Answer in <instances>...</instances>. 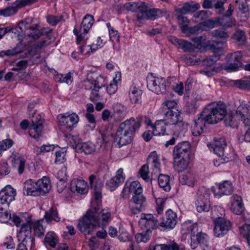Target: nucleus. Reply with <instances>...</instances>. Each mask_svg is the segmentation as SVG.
I'll return each instance as SVG.
<instances>
[{"instance_id":"f257e3e1","label":"nucleus","mask_w":250,"mask_h":250,"mask_svg":"<svg viewBox=\"0 0 250 250\" xmlns=\"http://www.w3.org/2000/svg\"><path fill=\"white\" fill-rule=\"evenodd\" d=\"M110 216V212L107 209H103L100 212L98 211L96 213L95 210L90 209L78 224L79 229L85 235H89L96 227L105 226Z\"/></svg>"},{"instance_id":"f03ea898","label":"nucleus","mask_w":250,"mask_h":250,"mask_svg":"<svg viewBox=\"0 0 250 250\" xmlns=\"http://www.w3.org/2000/svg\"><path fill=\"white\" fill-rule=\"evenodd\" d=\"M143 120V116H139L136 119L131 117L122 123L115 135V141L119 147L130 144L135 133L139 129Z\"/></svg>"},{"instance_id":"7ed1b4c3","label":"nucleus","mask_w":250,"mask_h":250,"mask_svg":"<svg viewBox=\"0 0 250 250\" xmlns=\"http://www.w3.org/2000/svg\"><path fill=\"white\" fill-rule=\"evenodd\" d=\"M25 36L31 37L33 39H38L43 35H48L52 32V29L49 28H43L39 30V24L35 23L34 19L27 17L23 21L20 22L18 27Z\"/></svg>"},{"instance_id":"20e7f679","label":"nucleus","mask_w":250,"mask_h":250,"mask_svg":"<svg viewBox=\"0 0 250 250\" xmlns=\"http://www.w3.org/2000/svg\"><path fill=\"white\" fill-rule=\"evenodd\" d=\"M227 113L226 105L219 102L215 105H208L202 112V116L206 118L208 124H215L222 120Z\"/></svg>"},{"instance_id":"39448f33","label":"nucleus","mask_w":250,"mask_h":250,"mask_svg":"<svg viewBox=\"0 0 250 250\" xmlns=\"http://www.w3.org/2000/svg\"><path fill=\"white\" fill-rule=\"evenodd\" d=\"M224 212L225 210L220 207H216L212 211L211 217L215 224L214 232L217 237L224 235L231 228L230 221L223 217Z\"/></svg>"},{"instance_id":"423d86ee","label":"nucleus","mask_w":250,"mask_h":250,"mask_svg":"<svg viewBox=\"0 0 250 250\" xmlns=\"http://www.w3.org/2000/svg\"><path fill=\"white\" fill-rule=\"evenodd\" d=\"M165 118L163 120L167 125H174L175 128L186 132L188 128V124L183 122L181 112L178 109L168 110L163 111Z\"/></svg>"},{"instance_id":"0eeeda50","label":"nucleus","mask_w":250,"mask_h":250,"mask_svg":"<svg viewBox=\"0 0 250 250\" xmlns=\"http://www.w3.org/2000/svg\"><path fill=\"white\" fill-rule=\"evenodd\" d=\"M90 187L93 189L94 200L91 202V208L97 212L100 209L102 204V188L103 184L101 180L94 174L89 177Z\"/></svg>"},{"instance_id":"6e6552de","label":"nucleus","mask_w":250,"mask_h":250,"mask_svg":"<svg viewBox=\"0 0 250 250\" xmlns=\"http://www.w3.org/2000/svg\"><path fill=\"white\" fill-rule=\"evenodd\" d=\"M166 80L163 77L154 76L152 74L147 78V87L157 94L165 93L167 87Z\"/></svg>"},{"instance_id":"1a4fd4ad","label":"nucleus","mask_w":250,"mask_h":250,"mask_svg":"<svg viewBox=\"0 0 250 250\" xmlns=\"http://www.w3.org/2000/svg\"><path fill=\"white\" fill-rule=\"evenodd\" d=\"M209 193L204 188H199L197 193L195 205L198 212H208L210 209Z\"/></svg>"},{"instance_id":"9d476101","label":"nucleus","mask_w":250,"mask_h":250,"mask_svg":"<svg viewBox=\"0 0 250 250\" xmlns=\"http://www.w3.org/2000/svg\"><path fill=\"white\" fill-rule=\"evenodd\" d=\"M94 17L90 14H86L83 19L81 24L79 31L76 28L73 29V33L76 36V42L80 44L84 38V36L87 34L94 23Z\"/></svg>"},{"instance_id":"9b49d317","label":"nucleus","mask_w":250,"mask_h":250,"mask_svg":"<svg viewBox=\"0 0 250 250\" xmlns=\"http://www.w3.org/2000/svg\"><path fill=\"white\" fill-rule=\"evenodd\" d=\"M242 54L240 51L229 53L226 56V64L224 69L228 72L235 71L242 66Z\"/></svg>"},{"instance_id":"f8f14e48","label":"nucleus","mask_w":250,"mask_h":250,"mask_svg":"<svg viewBox=\"0 0 250 250\" xmlns=\"http://www.w3.org/2000/svg\"><path fill=\"white\" fill-rule=\"evenodd\" d=\"M30 216L26 219V223H23L18 235V239L22 242L30 244L32 247L35 244V239L32 236V227L30 224Z\"/></svg>"},{"instance_id":"ddd939ff","label":"nucleus","mask_w":250,"mask_h":250,"mask_svg":"<svg viewBox=\"0 0 250 250\" xmlns=\"http://www.w3.org/2000/svg\"><path fill=\"white\" fill-rule=\"evenodd\" d=\"M59 124L69 130H72L79 121V117L75 113L66 112L57 116Z\"/></svg>"},{"instance_id":"4468645a","label":"nucleus","mask_w":250,"mask_h":250,"mask_svg":"<svg viewBox=\"0 0 250 250\" xmlns=\"http://www.w3.org/2000/svg\"><path fill=\"white\" fill-rule=\"evenodd\" d=\"M146 200L143 192L133 194L131 199L129 201V208L132 214L140 213L145 208Z\"/></svg>"},{"instance_id":"2eb2a0df","label":"nucleus","mask_w":250,"mask_h":250,"mask_svg":"<svg viewBox=\"0 0 250 250\" xmlns=\"http://www.w3.org/2000/svg\"><path fill=\"white\" fill-rule=\"evenodd\" d=\"M191 150V144L188 141H183L177 144L173 150L174 160L180 158H189Z\"/></svg>"},{"instance_id":"dca6fc26","label":"nucleus","mask_w":250,"mask_h":250,"mask_svg":"<svg viewBox=\"0 0 250 250\" xmlns=\"http://www.w3.org/2000/svg\"><path fill=\"white\" fill-rule=\"evenodd\" d=\"M31 125L29 129V134L30 136L38 139L41 135L43 129L42 121L40 114L34 113L31 119Z\"/></svg>"},{"instance_id":"f3484780","label":"nucleus","mask_w":250,"mask_h":250,"mask_svg":"<svg viewBox=\"0 0 250 250\" xmlns=\"http://www.w3.org/2000/svg\"><path fill=\"white\" fill-rule=\"evenodd\" d=\"M38 0H17L11 6L0 10V15L5 17L12 15L18 11L20 8L30 5L36 2Z\"/></svg>"},{"instance_id":"a211bd4d","label":"nucleus","mask_w":250,"mask_h":250,"mask_svg":"<svg viewBox=\"0 0 250 250\" xmlns=\"http://www.w3.org/2000/svg\"><path fill=\"white\" fill-rule=\"evenodd\" d=\"M141 184L137 181L126 182L121 193L122 199L128 198L130 194H135L143 192Z\"/></svg>"},{"instance_id":"6ab92c4d","label":"nucleus","mask_w":250,"mask_h":250,"mask_svg":"<svg viewBox=\"0 0 250 250\" xmlns=\"http://www.w3.org/2000/svg\"><path fill=\"white\" fill-rule=\"evenodd\" d=\"M200 245L205 250H210L208 244V237L204 233L198 231L195 235L191 236L190 246L192 249L196 248Z\"/></svg>"},{"instance_id":"aec40b11","label":"nucleus","mask_w":250,"mask_h":250,"mask_svg":"<svg viewBox=\"0 0 250 250\" xmlns=\"http://www.w3.org/2000/svg\"><path fill=\"white\" fill-rule=\"evenodd\" d=\"M177 219L176 213L169 209L166 211L165 216L163 218L160 226L165 229H172L175 227Z\"/></svg>"},{"instance_id":"412c9836","label":"nucleus","mask_w":250,"mask_h":250,"mask_svg":"<svg viewBox=\"0 0 250 250\" xmlns=\"http://www.w3.org/2000/svg\"><path fill=\"white\" fill-rule=\"evenodd\" d=\"M229 208L235 215H240L243 212L245 208L240 195L233 194L231 197Z\"/></svg>"},{"instance_id":"4be33fe9","label":"nucleus","mask_w":250,"mask_h":250,"mask_svg":"<svg viewBox=\"0 0 250 250\" xmlns=\"http://www.w3.org/2000/svg\"><path fill=\"white\" fill-rule=\"evenodd\" d=\"M211 151H213L218 156H225L228 153L225 152L227 144L223 138H219L214 140L213 142L208 145Z\"/></svg>"},{"instance_id":"5701e85b","label":"nucleus","mask_w":250,"mask_h":250,"mask_svg":"<svg viewBox=\"0 0 250 250\" xmlns=\"http://www.w3.org/2000/svg\"><path fill=\"white\" fill-rule=\"evenodd\" d=\"M235 112L244 125H250V106L249 105L246 103H242Z\"/></svg>"},{"instance_id":"b1692460","label":"nucleus","mask_w":250,"mask_h":250,"mask_svg":"<svg viewBox=\"0 0 250 250\" xmlns=\"http://www.w3.org/2000/svg\"><path fill=\"white\" fill-rule=\"evenodd\" d=\"M125 175H124L123 169L119 168L116 173V175L107 181L105 186L110 191L114 190L120 184L124 182Z\"/></svg>"},{"instance_id":"393cba45","label":"nucleus","mask_w":250,"mask_h":250,"mask_svg":"<svg viewBox=\"0 0 250 250\" xmlns=\"http://www.w3.org/2000/svg\"><path fill=\"white\" fill-rule=\"evenodd\" d=\"M16 191L10 186H7L0 191V201L1 203L9 204L15 200Z\"/></svg>"},{"instance_id":"a878e982","label":"nucleus","mask_w":250,"mask_h":250,"mask_svg":"<svg viewBox=\"0 0 250 250\" xmlns=\"http://www.w3.org/2000/svg\"><path fill=\"white\" fill-rule=\"evenodd\" d=\"M37 181H34L31 179L26 181L24 183L23 193L24 195L37 196L40 195L39 188L37 186Z\"/></svg>"},{"instance_id":"bb28decb","label":"nucleus","mask_w":250,"mask_h":250,"mask_svg":"<svg viewBox=\"0 0 250 250\" xmlns=\"http://www.w3.org/2000/svg\"><path fill=\"white\" fill-rule=\"evenodd\" d=\"M141 222L145 225L147 229H156L160 225L157 219L151 214H142Z\"/></svg>"},{"instance_id":"cd10ccee","label":"nucleus","mask_w":250,"mask_h":250,"mask_svg":"<svg viewBox=\"0 0 250 250\" xmlns=\"http://www.w3.org/2000/svg\"><path fill=\"white\" fill-rule=\"evenodd\" d=\"M233 190L232 183L229 181H224L218 185V191H214V195L217 197L231 194Z\"/></svg>"},{"instance_id":"c85d7f7f","label":"nucleus","mask_w":250,"mask_h":250,"mask_svg":"<svg viewBox=\"0 0 250 250\" xmlns=\"http://www.w3.org/2000/svg\"><path fill=\"white\" fill-rule=\"evenodd\" d=\"M144 11H141L137 15L138 20H154L158 17L157 10L155 9H148L147 5L144 2Z\"/></svg>"},{"instance_id":"c756f323","label":"nucleus","mask_w":250,"mask_h":250,"mask_svg":"<svg viewBox=\"0 0 250 250\" xmlns=\"http://www.w3.org/2000/svg\"><path fill=\"white\" fill-rule=\"evenodd\" d=\"M103 80V78L101 76H98L94 73H88L87 75L86 79L83 82V86L86 89H93L95 88V85H99L101 84L100 81Z\"/></svg>"},{"instance_id":"7c9ffc66","label":"nucleus","mask_w":250,"mask_h":250,"mask_svg":"<svg viewBox=\"0 0 250 250\" xmlns=\"http://www.w3.org/2000/svg\"><path fill=\"white\" fill-rule=\"evenodd\" d=\"M70 189L72 192L85 194L87 192V183L83 180L73 179L71 183Z\"/></svg>"},{"instance_id":"2f4dec72","label":"nucleus","mask_w":250,"mask_h":250,"mask_svg":"<svg viewBox=\"0 0 250 250\" xmlns=\"http://www.w3.org/2000/svg\"><path fill=\"white\" fill-rule=\"evenodd\" d=\"M206 123H207L206 118L202 116L201 112L200 117L194 120V124L192 126V133L194 136H199L203 133Z\"/></svg>"},{"instance_id":"473e14b6","label":"nucleus","mask_w":250,"mask_h":250,"mask_svg":"<svg viewBox=\"0 0 250 250\" xmlns=\"http://www.w3.org/2000/svg\"><path fill=\"white\" fill-rule=\"evenodd\" d=\"M43 219L33 221L30 216V224L33 229L34 234L37 237H41L44 235L46 227L43 225Z\"/></svg>"},{"instance_id":"72a5a7b5","label":"nucleus","mask_w":250,"mask_h":250,"mask_svg":"<svg viewBox=\"0 0 250 250\" xmlns=\"http://www.w3.org/2000/svg\"><path fill=\"white\" fill-rule=\"evenodd\" d=\"M200 7V5L198 3L190 1L185 3L183 6L178 8L177 12L181 14H187L188 13H194Z\"/></svg>"},{"instance_id":"f704fd0d","label":"nucleus","mask_w":250,"mask_h":250,"mask_svg":"<svg viewBox=\"0 0 250 250\" xmlns=\"http://www.w3.org/2000/svg\"><path fill=\"white\" fill-rule=\"evenodd\" d=\"M225 116L224 123L226 126L232 128L238 127L239 122L241 120L236 113H235V110L229 112Z\"/></svg>"},{"instance_id":"c9c22d12","label":"nucleus","mask_w":250,"mask_h":250,"mask_svg":"<svg viewBox=\"0 0 250 250\" xmlns=\"http://www.w3.org/2000/svg\"><path fill=\"white\" fill-rule=\"evenodd\" d=\"M142 90L135 86H130L128 91V97L132 104H139L142 98Z\"/></svg>"},{"instance_id":"e433bc0d","label":"nucleus","mask_w":250,"mask_h":250,"mask_svg":"<svg viewBox=\"0 0 250 250\" xmlns=\"http://www.w3.org/2000/svg\"><path fill=\"white\" fill-rule=\"evenodd\" d=\"M44 219L47 223H50L53 221L56 222H60L61 217L59 215L57 207L53 206L48 210L46 211L44 216Z\"/></svg>"},{"instance_id":"4c0bfd02","label":"nucleus","mask_w":250,"mask_h":250,"mask_svg":"<svg viewBox=\"0 0 250 250\" xmlns=\"http://www.w3.org/2000/svg\"><path fill=\"white\" fill-rule=\"evenodd\" d=\"M181 229L184 234H190V237L195 235L199 231L197 224L190 221H186L183 223Z\"/></svg>"},{"instance_id":"58836bf2","label":"nucleus","mask_w":250,"mask_h":250,"mask_svg":"<svg viewBox=\"0 0 250 250\" xmlns=\"http://www.w3.org/2000/svg\"><path fill=\"white\" fill-rule=\"evenodd\" d=\"M179 180L182 185L193 187L196 181V178L192 172L188 171L181 175L179 176Z\"/></svg>"},{"instance_id":"ea45409f","label":"nucleus","mask_w":250,"mask_h":250,"mask_svg":"<svg viewBox=\"0 0 250 250\" xmlns=\"http://www.w3.org/2000/svg\"><path fill=\"white\" fill-rule=\"evenodd\" d=\"M233 40L239 46H243L246 44L247 36L244 30L236 28L231 36Z\"/></svg>"},{"instance_id":"a19ab883","label":"nucleus","mask_w":250,"mask_h":250,"mask_svg":"<svg viewBox=\"0 0 250 250\" xmlns=\"http://www.w3.org/2000/svg\"><path fill=\"white\" fill-rule=\"evenodd\" d=\"M37 186L39 188V191L41 195L45 194L48 192L50 188L51 185L49 178L46 177H43L42 179L37 181Z\"/></svg>"},{"instance_id":"79ce46f5","label":"nucleus","mask_w":250,"mask_h":250,"mask_svg":"<svg viewBox=\"0 0 250 250\" xmlns=\"http://www.w3.org/2000/svg\"><path fill=\"white\" fill-rule=\"evenodd\" d=\"M148 161L151 163V167L153 168L152 173L158 174L160 172L161 164L158 160L157 153L155 152H151L148 158Z\"/></svg>"},{"instance_id":"37998d69","label":"nucleus","mask_w":250,"mask_h":250,"mask_svg":"<svg viewBox=\"0 0 250 250\" xmlns=\"http://www.w3.org/2000/svg\"><path fill=\"white\" fill-rule=\"evenodd\" d=\"M166 123L163 120L157 121L152 126L153 133L155 136L166 134Z\"/></svg>"},{"instance_id":"c03bdc74","label":"nucleus","mask_w":250,"mask_h":250,"mask_svg":"<svg viewBox=\"0 0 250 250\" xmlns=\"http://www.w3.org/2000/svg\"><path fill=\"white\" fill-rule=\"evenodd\" d=\"M76 149L81 152L85 154H90L95 152L96 148L95 145L90 142H85L76 146Z\"/></svg>"},{"instance_id":"a18cd8bd","label":"nucleus","mask_w":250,"mask_h":250,"mask_svg":"<svg viewBox=\"0 0 250 250\" xmlns=\"http://www.w3.org/2000/svg\"><path fill=\"white\" fill-rule=\"evenodd\" d=\"M25 162V159L21 156H15L13 160V165L14 167L18 168V173L20 175L22 174L24 172Z\"/></svg>"},{"instance_id":"49530a36","label":"nucleus","mask_w":250,"mask_h":250,"mask_svg":"<svg viewBox=\"0 0 250 250\" xmlns=\"http://www.w3.org/2000/svg\"><path fill=\"white\" fill-rule=\"evenodd\" d=\"M144 2H129L124 5V7L127 11L132 12H141V11H144Z\"/></svg>"},{"instance_id":"de8ad7c7","label":"nucleus","mask_w":250,"mask_h":250,"mask_svg":"<svg viewBox=\"0 0 250 250\" xmlns=\"http://www.w3.org/2000/svg\"><path fill=\"white\" fill-rule=\"evenodd\" d=\"M211 36L215 38L226 41L229 37V33L226 29L219 28L213 30L211 32Z\"/></svg>"},{"instance_id":"09e8293b","label":"nucleus","mask_w":250,"mask_h":250,"mask_svg":"<svg viewBox=\"0 0 250 250\" xmlns=\"http://www.w3.org/2000/svg\"><path fill=\"white\" fill-rule=\"evenodd\" d=\"M169 176L167 175L159 174L158 177V184L166 191H169L171 189L169 184Z\"/></svg>"},{"instance_id":"8fccbe9b","label":"nucleus","mask_w":250,"mask_h":250,"mask_svg":"<svg viewBox=\"0 0 250 250\" xmlns=\"http://www.w3.org/2000/svg\"><path fill=\"white\" fill-rule=\"evenodd\" d=\"M57 178L59 180V182L57 183L58 187L59 186H61V188H58V190L59 192H61L66 187V174L64 169L62 168L58 171Z\"/></svg>"},{"instance_id":"3c124183","label":"nucleus","mask_w":250,"mask_h":250,"mask_svg":"<svg viewBox=\"0 0 250 250\" xmlns=\"http://www.w3.org/2000/svg\"><path fill=\"white\" fill-rule=\"evenodd\" d=\"M178 161L175 160L174 167L175 169L179 172L185 170L188 166L189 158H180Z\"/></svg>"},{"instance_id":"603ef678","label":"nucleus","mask_w":250,"mask_h":250,"mask_svg":"<svg viewBox=\"0 0 250 250\" xmlns=\"http://www.w3.org/2000/svg\"><path fill=\"white\" fill-rule=\"evenodd\" d=\"M152 235V231L150 229H147L146 231L142 233H137L135 235L136 241L138 243L144 242L146 243L149 240Z\"/></svg>"},{"instance_id":"864d4df0","label":"nucleus","mask_w":250,"mask_h":250,"mask_svg":"<svg viewBox=\"0 0 250 250\" xmlns=\"http://www.w3.org/2000/svg\"><path fill=\"white\" fill-rule=\"evenodd\" d=\"M178 244L174 241L167 242L166 244L156 245L153 250H177Z\"/></svg>"},{"instance_id":"5fc2aeb1","label":"nucleus","mask_w":250,"mask_h":250,"mask_svg":"<svg viewBox=\"0 0 250 250\" xmlns=\"http://www.w3.org/2000/svg\"><path fill=\"white\" fill-rule=\"evenodd\" d=\"M203 22L204 28L205 27H208L210 28H213L215 27L221 26V18L219 17H215L214 18L208 19Z\"/></svg>"},{"instance_id":"6e6d98bb","label":"nucleus","mask_w":250,"mask_h":250,"mask_svg":"<svg viewBox=\"0 0 250 250\" xmlns=\"http://www.w3.org/2000/svg\"><path fill=\"white\" fill-rule=\"evenodd\" d=\"M58 242L57 235L53 232H48L44 238V243L48 244L51 248H55Z\"/></svg>"},{"instance_id":"4d7b16f0","label":"nucleus","mask_w":250,"mask_h":250,"mask_svg":"<svg viewBox=\"0 0 250 250\" xmlns=\"http://www.w3.org/2000/svg\"><path fill=\"white\" fill-rule=\"evenodd\" d=\"M36 50L33 48L26 54L25 57H29V61L33 64L38 63L41 61V55Z\"/></svg>"},{"instance_id":"13d9d810","label":"nucleus","mask_w":250,"mask_h":250,"mask_svg":"<svg viewBox=\"0 0 250 250\" xmlns=\"http://www.w3.org/2000/svg\"><path fill=\"white\" fill-rule=\"evenodd\" d=\"M178 48L183 49L185 52H192L194 51L196 49V47L194 44H193L190 42L183 39H182L181 41H180V43Z\"/></svg>"},{"instance_id":"bf43d9fd","label":"nucleus","mask_w":250,"mask_h":250,"mask_svg":"<svg viewBox=\"0 0 250 250\" xmlns=\"http://www.w3.org/2000/svg\"><path fill=\"white\" fill-rule=\"evenodd\" d=\"M191 41L195 44L196 48H206L208 46V42H206L203 36L193 38Z\"/></svg>"},{"instance_id":"052dcab7","label":"nucleus","mask_w":250,"mask_h":250,"mask_svg":"<svg viewBox=\"0 0 250 250\" xmlns=\"http://www.w3.org/2000/svg\"><path fill=\"white\" fill-rule=\"evenodd\" d=\"M25 46L21 42H20L14 48L12 49H9L5 51V55L7 56H15L19 53L23 52L25 49Z\"/></svg>"},{"instance_id":"680f3d73","label":"nucleus","mask_w":250,"mask_h":250,"mask_svg":"<svg viewBox=\"0 0 250 250\" xmlns=\"http://www.w3.org/2000/svg\"><path fill=\"white\" fill-rule=\"evenodd\" d=\"M55 80L61 83H65L67 84H70L73 81V78L70 73L66 74H57L55 76Z\"/></svg>"},{"instance_id":"e2e57ef3","label":"nucleus","mask_w":250,"mask_h":250,"mask_svg":"<svg viewBox=\"0 0 250 250\" xmlns=\"http://www.w3.org/2000/svg\"><path fill=\"white\" fill-rule=\"evenodd\" d=\"M234 84L241 89L250 90V77L245 80H235L234 82Z\"/></svg>"},{"instance_id":"0e129e2a","label":"nucleus","mask_w":250,"mask_h":250,"mask_svg":"<svg viewBox=\"0 0 250 250\" xmlns=\"http://www.w3.org/2000/svg\"><path fill=\"white\" fill-rule=\"evenodd\" d=\"M177 103L175 100H167L162 104L163 112L168 110L177 109Z\"/></svg>"},{"instance_id":"69168bd1","label":"nucleus","mask_w":250,"mask_h":250,"mask_svg":"<svg viewBox=\"0 0 250 250\" xmlns=\"http://www.w3.org/2000/svg\"><path fill=\"white\" fill-rule=\"evenodd\" d=\"M221 26L228 28L232 27L236 25V21L234 19L229 17L221 18Z\"/></svg>"},{"instance_id":"338daca9","label":"nucleus","mask_w":250,"mask_h":250,"mask_svg":"<svg viewBox=\"0 0 250 250\" xmlns=\"http://www.w3.org/2000/svg\"><path fill=\"white\" fill-rule=\"evenodd\" d=\"M139 173L141 177L145 181L148 182L151 178L149 176V168L147 165H143L140 169Z\"/></svg>"},{"instance_id":"774afa93","label":"nucleus","mask_w":250,"mask_h":250,"mask_svg":"<svg viewBox=\"0 0 250 250\" xmlns=\"http://www.w3.org/2000/svg\"><path fill=\"white\" fill-rule=\"evenodd\" d=\"M240 234L245 237L250 245V224L246 225L240 228Z\"/></svg>"}]
</instances>
